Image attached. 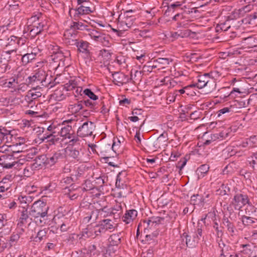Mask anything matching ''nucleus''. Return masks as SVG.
Segmentation results:
<instances>
[{
  "label": "nucleus",
  "instance_id": "f257e3e1",
  "mask_svg": "<svg viewBox=\"0 0 257 257\" xmlns=\"http://www.w3.org/2000/svg\"><path fill=\"white\" fill-rule=\"evenodd\" d=\"M232 201L235 210H239L243 206L247 204L248 206L245 209L246 214L250 215L253 212H255L254 206L252 205L248 196L246 194L237 193L234 196Z\"/></svg>",
  "mask_w": 257,
  "mask_h": 257
},
{
  "label": "nucleus",
  "instance_id": "f03ea898",
  "mask_svg": "<svg viewBox=\"0 0 257 257\" xmlns=\"http://www.w3.org/2000/svg\"><path fill=\"white\" fill-rule=\"evenodd\" d=\"M48 209V207L44 202L41 201L35 202L29 209V214L31 216L30 222L33 221V218L47 217Z\"/></svg>",
  "mask_w": 257,
  "mask_h": 257
},
{
  "label": "nucleus",
  "instance_id": "7ed1b4c3",
  "mask_svg": "<svg viewBox=\"0 0 257 257\" xmlns=\"http://www.w3.org/2000/svg\"><path fill=\"white\" fill-rule=\"evenodd\" d=\"M211 84L213 87L211 91L216 85L215 84L213 78L210 77L209 73H204L203 75H200L198 76L197 82L196 83V87L199 89H201L208 85Z\"/></svg>",
  "mask_w": 257,
  "mask_h": 257
},
{
  "label": "nucleus",
  "instance_id": "20e7f679",
  "mask_svg": "<svg viewBox=\"0 0 257 257\" xmlns=\"http://www.w3.org/2000/svg\"><path fill=\"white\" fill-rule=\"evenodd\" d=\"M95 124L91 121H86L80 126L77 130V135L81 138L92 135L95 128Z\"/></svg>",
  "mask_w": 257,
  "mask_h": 257
},
{
  "label": "nucleus",
  "instance_id": "39448f33",
  "mask_svg": "<svg viewBox=\"0 0 257 257\" xmlns=\"http://www.w3.org/2000/svg\"><path fill=\"white\" fill-rule=\"evenodd\" d=\"M17 48L5 51L0 56V72L2 73L5 72L8 67V62L11 60L10 55L13 53L17 51Z\"/></svg>",
  "mask_w": 257,
  "mask_h": 257
},
{
  "label": "nucleus",
  "instance_id": "423d86ee",
  "mask_svg": "<svg viewBox=\"0 0 257 257\" xmlns=\"http://www.w3.org/2000/svg\"><path fill=\"white\" fill-rule=\"evenodd\" d=\"M132 12L133 10H132L127 11L125 13V15H126V16L124 17L122 20L120 21L119 20L117 26L118 28L120 29V31H127L133 26L135 19L133 17L127 15L130 13Z\"/></svg>",
  "mask_w": 257,
  "mask_h": 257
},
{
  "label": "nucleus",
  "instance_id": "0eeeda50",
  "mask_svg": "<svg viewBox=\"0 0 257 257\" xmlns=\"http://www.w3.org/2000/svg\"><path fill=\"white\" fill-rule=\"evenodd\" d=\"M46 77L45 72L42 70H39L34 75L28 78V83L29 84L32 83H41L42 86H44L45 85L43 83L45 82Z\"/></svg>",
  "mask_w": 257,
  "mask_h": 257
},
{
  "label": "nucleus",
  "instance_id": "6e6552de",
  "mask_svg": "<svg viewBox=\"0 0 257 257\" xmlns=\"http://www.w3.org/2000/svg\"><path fill=\"white\" fill-rule=\"evenodd\" d=\"M114 84L120 86L128 81L129 78L127 75L119 72H115L112 74Z\"/></svg>",
  "mask_w": 257,
  "mask_h": 257
},
{
  "label": "nucleus",
  "instance_id": "1a4fd4ad",
  "mask_svg": "<svg viewBox=\"0 0 257 257\" xmlns=\"http://www.w3.org/2000/svg\"><path fill=\"white\" fill-rule=\"evenodd\" d=\"M20 211L21 214L18 223V226L21 227L24 224H26L29 220L31 221V216L29 214L28 208H26L25 206H22V210H20Z\"/></svg>",
  "mask_w": 257,
  "mask_h": 257
},
{
  "label": "nucleus",
  "instance_id": "9d476101",
  "mask_svg": "<svg viewBox=\"0 0 257 257\" xmlns=\"http://www.w3.org/2000/svg\"><path fill=\"white\" fill-rule=\"evenodd\" d=\"M34 161V163L31 164L32 168L35 170H39L48 165L47 164V156L45 155L38 156L35 159Z\"/></svg>",
  "mask_w": 257,
  "mask_h": 257
},
{
  "label": "nucleus",
  "instance_id": "9b49d317",
  "mask_svg": "<svg viewBox=\"0 0 257 257\" xmlns=\"http://www.w3.org/2000/svg\"><path fill=\"white\" fill-rule=\"evenodd\" d=\"M15 176L13 175H7L0 181V192H4L7 191L11 187L12 182L14 179Z\"/></svg>",
  "mask_w": 257,
  "mask_h": 257
},
{
  "label": "nucleus",
  "instance_id": "f8f14e48",
  "mask_svg": "<svg viewBox=\"0 0 257 257\" xmlns=\"http://www.w3.org/2000/svg\"><path fill=\"white\" fill-rule=\"evenodd\" d=\"M68 155L78 162H83V152L81 148L72 147L69 150Z\"/></svg>",
  "mask_w": 257,
  "mask_h": 257
},
{
  "label": "nucleus",
  "instance_id": "ddd939ff",
  "mask_svg": "<svg viewBox=\"0 0 257 257\" xmlns=\"http://www.w3.org/2000/svg\"><path fill=\"white\" fill-rule=\"evenodd\" d=\"M72 10L75 12L74 17L75 20L79 18L81 16L89 14L93 12L89 7L85 6L84 5H81L74 9H72Z\"/></svg>",
  "mask_w": 257,
  "mask_h": 257
},
{
  "label": "nucleus",
  "instance_id": "4468645a",
  "mask_svg": "<svg viewBox=\"0 0 257 257\" xmlns=\"http://www.w3.org/2000/svg\"><path fill=\"white\" fill-rule=\"evenodd\" d=\"M13 156L10 155H3L0 157V166L3 168L9 169L14 166L13 164Z\"/></svg>",
  "mask_w": 257,
  "mask_h": 257
},
{
  "label": "nucleus",
  "instance_id": "2eb2a0df",
  "mask_svg": "<svg viewBox=\"0 0 257 257\" xmlns=\"http://www.w3.org/2000/svg\"><path fill=\"white\" fill-rule=\"evenodd\" d=\"M242 253L248 256H253L257 254V246L254 245L253 244H242Z\"/></svg>",
  "mask_w": 257,
  "mask_h": 257
},
{
  "label": "nucleus",
  "instance_id": "dca6fc26",
  "mask_svg": "<svg viewBox=\"0 0 257 257\" xmlns=\"http://www.w3.org/2000/svg\"><path fill=\"white\" fill-rule=\"evenodd\" d=\"M236 112V107L233 105H229L224 107L217 111V117H221L222 115L229 116Z\"/></svg>",
  "mask_w": 257,
  "mask_h": 257
},
{
  "label": "nucleus",
  "instance_id": "f3484780",
  "mask_svg": "<svg viewBox=\"0 0 257 257\" xmlns=\"http://www.w3.org/2000/svg\"><path fill=\"white\" fill-rule=\"evenodd\" d=\"M74 45H76L77 47L78 51L80 52L85 54L87 56L89 53V51L88 50L89 43L83 40H81L78 41L77 40H75L74 41Z\"/></svg>",
  "mask_w": 257,
  "mask_h": 257
},
{
  "label": "nucleus",
  "instance_id": "a211bd4d",
  "mask_svg": "<svg viewBox=\"0 0 257 257\" xmlns=\"http://www.w3.org/2000/svg\"><path fill=\"white\" fill-rule=\"evenodd\" d=\"M13 135L11 132L5 127H0V140L5 144L9 143L12 141Z\"/></svg>",
  "mask_w": 257,
  "mask_h": 257
},
{
  "label": "nucleus",
  "instance_id": "6ab92c4d",
  "mask_svg": "<svg viewBox=\"0 0 257 257\" xmlns=\"http://www.w3.org/2000/svg\"><path fill=\"white\" fill-rule=\"evenodd\" d=\"M183 236L186 239V244L188 247L193 248L195 247L199 241L197 236H195L194 235L191 236L188 235L186 233H184Z\"/></svg>",
  "mask_w": 257,
  "mask_h": 257
},
{
  "label": "nucleus",
  "instance_id": "aec40b11",
  "mask_svg": "<svg viewBox=\"0 0 257 257\" xmlns=\"http://www.w3.org/2000/svg\"><path fill=\"white\" fill-rule=\"evenodd\" d=\"M137 215L138 212L135 209L127 210L122 217V221L126 224H128L137 217Z\"/></svg>",
  "mask_w": 257,
  "mask_h": 257
},
{
  "label": "nucleus",
  "instance_id": "412c9836",
  "mask_svg": "<svg viewBox=\"0 0 257 257\" xmlns=\"http://www.w3.org/2000/svg\"><path fill=\"white\" fill-rule=\"evenodd\" d=\"M63 158V154L60 151L56 152L52 156H47V164L50 166L53 165Z\"/></svg>",
  "mask_w": 257,
  "mask_h": 257
},
{
  "label": "nucleus",
  "instance_id": "4be33fe9",
  "mask_svg": "<svg viewBox=\"0 0 257 257\" xmlns=\"http://www.w3.org/2000/svg\"><path fill=\"white\" fill-rule=\"evenodd\" d=\"M70 55V52L68 51H66L65 53L60 51V52L57 53L54 55H52V59L54 62L60 61V62H62L63 64V62L65 60V58L68 57ZM60 63H59V66H60Z\"/></svg>",
  "mask_w": 257,
  "mask_h": 257
},
{
  "label": "nucleus",
  "instance_id": "5701e85b",
  "mask_svg": "<svg viewBox=\"0 0 257 257\" xmlns=\"http://www.w3.org/2000/svg\"><path fill=\"white\" fill-rule=\"evenodd\" d=\"M99 224L105 233L107 231L110 230L111 231V230H113L114 229V223L109 219H103L99 221Z\"/></svg>",
  "mask_w": 257,
  "mask_h": 257
},
{
  "label": "nucleus",
  "instance_id": "b1692460",
  "mask_svg": "<svg viewBox=\"0 0 257 257\" xmlns=\"http://www.w3.org/2000/svg\"><path fill=\"white\" fill-rule=\"evenodd\" d=\"M41 87L36 86L33 88L31 90H29L27 96L29 98H31V100L36 99L42 96V93L39 91Z\"/></svg>",
  "mask_w": 257,
  "mask_h": 257
},
{
  "label": "nucleus",
  "instance_id": "393cba45",
  "mask_svg": "<svg viewBox=\"0 0 257 257\" xmlns=\"http://www.w3.org/2000/svg\"><path fill=\"white\" fill-rule=\"evenodd\" d=\"M55 133V132H52L50 135L44 134L42 139V141H44L46 140L47 142L50 143V144H55L56 142H58L59 140L58 136L54 135Z\"/></svg>",
  "mask_w": 257,
  "mask_h": 257
},
{
  "label": "nucleus",
  "instance_id": "a878e982",
  "mask_svg": "<svg viewBox=\"0 0 257 257\" xmlns=\"http://www.w3.org/2000/svg\"><path fill=\"white\" fill-rule=\"evenodd\" d=\"M28 31H29V33L26 32L24 33V36L26 38L30 37L31 39H33L36 35L40 33V30H38V28H35L33 26L28 27Z\"/></svg>",
  "mask_w": 257,
  "mask_h": 257
},
{
  "label": "nucleus",
  "instance_id": "bb28decb",
  "mask_svg": "<svg viewBox=\"0 0 257 257\" xmlns=\"http://www.w3.org/2000/svg\"><path fill=\"white\" fill-rule=\"evenodd\" d=\"M72 131H73L72 129V127L70 125H67L62 127L59 133L61 137L65 139H71Z\"/></svg>",
  "mask_w": 257,
  "mask_h": 257
},
{
  "label": "nucleus",
  "instance_id": "cd10ccee",
  "mask_svg": "<svg viewBox=\"0 0 257 257\" xmlns=\"http://www.w3.org/2000/svg\"><path fill=\"white\" fill-rule=\"evenodd\" d=\"M18 200L22 206H25L28 208L29 204L33 201L32 197L30 196H20L18 197Z\"/></svg>",
  "mask_w": 257,
  "mask_h": 257
},
{
  "label": "nucleus",
  "instance_id": "c85d7f7f",
  "mask_svg": "<svg viewBox=\"0 0 257 257\" xmlns=\"http://www.w3.org/2000/svg\"><path fill=\"white\" fill-rule=\"evenodd\" d=\"M222 221L223 224L227 227L229 233L233 235L235 231V227L233 224L229 221L228 217L225 216H224Z\"/></svg>",
  "mask_w": 257,
  "mask_h": 257
},
{
  "label": "nucleus",
  "instance_id": "c756f323",
  "mask_svg": "<svg viewBox=\"0 0 257 257\" xmlns=\"http://www.w3.org/2000/svg\"><path fill=\"white\" fill-rule=\"evenodd\" d=\"M88 26L84 25L81 22H73L72 24L70 26V28L71 30L76 31V30H80L84 31L86 30L87 29Z\"/></svg>",
  "mask_w": 257,
  "mask_h": 257
},
{
  "label": "nucleus",
  "instance_id": "7c9ffc66",
  "mask_svg": "<svg viewBox=\"0 0 257 257\" xmlns=\"http://www.w3.org/2000/svg\"><path fill=\"white\" fill-rule=\"evenodd\" d=\"M99 215L98 210H92L90 213H87V216L84 217V220L89 222L90 220L95 221L97 219Z\"/></svg>",
  "mask_w": 257,
  "mask_h": 257
},
{
  "label": "nucleus",
  "instance_id": "2f4dec72",
  "mask_svg": "<svg viewBox=\"0 0 257 257\" xmlns=\"http://www.w3.org/2000/svg\"><path fill=\"white\" fill-rule=\"evenodd\" d=\"M168 139L165 136L164 134H161L154 142V147L155 149L160 148L163 146V143L167 142Z\"/></svg>",
  "mask_w": 257,
  "mask_h": 257
},
{
  "label": "nucleus",
  "instance_id": "473e14b6",
  "mask_svg": "<svg viewBox=\"0 0 257 257\" xmlns=\"http://www.w3.org/2000/svg\"><path fill=\"white\" fill-rule=\"evenodd\" d=\"M248 163L249 166L253 170H257V152L253 153L248 158Z\"/></svg>",
  "mask_w": 257,
  "mask_h": 257
},
{
  "label": "nucleus",
  "instance_id": "72a5a7b5",
  "mask_svg": "<svg viewBox=\"0 0 257 257\" xmlns=\"http://www.w3.org/2000/svg\"><path fill=\"white\" fill-rule=\"evenodd\" d=\"M35 59V53H27L24 54L22 57V62L23 65H27Z\"/></svg>",
  "mask_w": 257,
  "mask_h": 257
},
{
  "label": "nucleus",
  "instance_id": "f704fd0d",
  "mask_svg": "<svg viewBox=\"0 0 257 257\" xmlns=\"http://www.w3.org/2000/svg\"><path fill=\"white\" fill-rule=\"evenodd\" d=\"M109 40L110 37L108 35L102 33L96 41L101 43L104 46L108 47L110 44Z\"/></svg>",
  "mask_w": 257,
  "mask_h": 257
},
{
  "label": "nucleus",
  "instance_id": "c9c22d12",
  "mask_svg": "<svg viewBox=\"0 0 257 257\" xmlns=\"http://www.w3.org/2000/svg\"><path fill=\"white\" fill-rule=\"evenodd\" d=\"M109 241L112 245H117L120 242V233L113 234L109 238Z\"/></svg>",
  "mask_w": 257,
  "mask_h": 257
},
{
  "label": "nucleus",
  "instance_id": "e433bc0d",
  "mask_svg": "<svg viewBox=\"0 0 257 257\" xmlns=\"http://www.w3.org/2000/svg\"><path fill=\"white\" fill-rule=\"evenodd\" d=\"M48 231V229L44 228L40 230L37 234V236L35 237L34 240L36 242H40L41 240L46 238V234Z\"/></svg>",
  "mask_w": 257,
  "mask_h": 257
},
{
  "label": "nucleus",
  "instance_id": "4c0bfd02",
  "mask_svg": "<svg viewBox=\"0 0 257 257\" xmlns=\"http://www.w3.org/2000/svg\"><path fill=\"white\" fill-rule=\"evenodd\" d=\"M209 169V165L203 164L201 165L196 170L197 174L199 177H203L208 172Z\"/></svg>",
  "mask_w": 257,
  "mask_h": 257
},
{
  "label": "nucleus",
  "instance_id": "58836bf2",
  "mask_svg": "<svg viewBox=\"0 0 257 257\" xmlns=\"http://www.w3.org/2000/svg\"><path fill=\"white\" fill-rule=\"evenodd\" d=\"M232 251V250L230 246H226L224 248L222 249L219 257H238L237 254H235L234 256L231 254Z\"/></svg>",
  "mask_w": 257,
  "mask_h": 257
},
{
  "label": "nucleus",
  "instance_id": "ea45409f",
  "mask_svg": "<svg viewBox=\"0 0 257 257\" xmlns=\"http://www.w3.org/2000/svg\"><path fill=\"white\" fill-rule=\"evenodd\" d=\"M122 176H123L124 177H125L126 176V173L125 171L119 172L117 175L115 186L117 188H123L124 184L122 183H121V177Z\"/></svg>",
  "mask_w": 257,
  "mask_h": 257
},
{
  "label": "nucleus",
  "instance_id": "a19ab883",
  "mask_svg": "<svg viewBox=\"0 0 257 257\" xmlns=\"http://www.w3.org/2000/svg\"><path fill=\"white\" fill-rule=\"evenodd\" d=\"M241 221L244 225L248 226L254 223L257 221V219L243 215L241 217Z\"/></svg>",
  "mask_w": 257,
  "mask_h": 257
},
{
  "label": "nucleus",
  "instance_id": "79ce46f5",
  "mask_svg": "<svg viewBox=\"0 0 257 257\" xmlns=\"http://www.w3.org/2000/svg\"><path fill=\"white\" fill-rule=\"evenodd\" d=\"M191 201L194 205L199 204L205 202V198L198 194L193 195L191 197Z\"/></svg>",
  "mask_w": 257,
  "mask_h": 257
},
{
  "label": "nucleus",
  "instance_id": "37998d69",
  "mask_svg": "<svg viewBox=\"0 0 257 257\" xmlns=\"http://www.w3.org/2000/svg\"><path fill=\"white\" fill-rule=\"evenodd\" d=\"M82 101H78L77 103L71 105L69 109H71L72 113H77L83 108Z\"/></svg>",
  "mask_w": 257,
  "mask_h": 257
},
{
  "label": "nucleus",
  "instance_id": "c03bdc74",
  "mask_svg": "<svg viewBox=\"0 0 257 257\" xmlns=\"http://www.w3.org/2000/svg\"><path fill=\"white\" fill-rule=\"evenodd\" d=\"M86 31L88 32V34L91 37V38L93 39L95 41H97L98 37L102 33L97 31L96 30L88 29V28Z\"/></svg>",
  "mask_w": 257,
  "mask_h": 257
},
{
  "label": "nucleus",
  "instance_id": "a18cd8bd",
  "mask_svg": "<svg viewBox=\"0 0 257 257\" xmlns=\"http://www.w3.org/2000/svg\"><path fill=\"white\" fill-rule=\"evenodd\" d=\"M182 5L181 2H176L174 3L168 5L167 11L169 12H174V11L180 9V7Z\"/></svg>",
  "mask_w": 257,
  "mask_h": 257
},
{
  "label": "nucleus",
  "instance_id": "49530a36",
  "mask_svg": "<svg viewBox=\"0 0 257 257\" xmlns=\"http://www.w3.org/2000/svg\"><path fill=\"white\" fill-rule=\"evenodd\" d=\"M83 93L92 100H96L98 99V96L96 95L91 89L86 88L83 91Z\"/></svg>",
  "mask_w": 257,
  "mask_h": 257
},
{
  "label": "nucleus",
  "instance_id": "de8ad7c7",
  "mask_svg": "<svg viewBox=\"0 0 257 257\" xmlns=\"http://www.w3.org/2000/svg\"><path fill=\"white\" fill-rule=\"evenodd\" d=\"M35 170V169L32 168V165L31 164L30 165L27 164V166L24 169V175L25 176L29 177H30L33 174V171Z\"/></svg>",
  "mask_w": 257,
  "mask_h": 257
},
{
  "label": "nucleus",
  "instance_id": "09e8293b",
  "mask_svg": "<svg viewBox=\"0 0 257 257\" xmlns=\"http://www.w3.org/2000/svg\"><path fill=\"white\" fill-rule=\"evenodd\" d=\"M79 136L74 134V131H72L71 138L70 140L69 143L71 145H79L80 140L78 138Z\"/></svg>",
  "mask_w": 257,
  "mask_h": 257
},
{
  "label": "nucleus",
  "instance_id": "8fccbe9b",
  "mask_svg": "<svg viewBox=\"0 0 257 257\" xmlns=\"http://www.w3.org/2000/svg\"><path fill=\"white\" fill-rule=\"evenodd\" d=\"M150 223L154 224L155 226L160 224L162 221L164 220V218L161 217H152L149 219Z\"/></svg>",
  "mask_w": 257,
  "mask_h": 257
},
{
  "label": "nucleus",
  "instance_id": "3c124183",
  "mask_svg": "<svg viewBox=\"0 0 257 257\" xmlns=\"http://www.w3.org/2000/svg\"><path fill=\"white\" fill-rule=\"evenodd\" d=\"M93 230L95 236H99L101 235L102 234L105 233L99 224H97L94 227Z\"/></svg>",
  "mask_w": 257,
  "mask_h": 257
},
{
  "label": "nucleus",
  "instance_id": "603ef678",
  "mask_svg": "<svg viewBox=\"0 0 257 257\" xmlns=\"http://www.w3.org/2000/svg\"><path fill=\"white\" fill-rule=\"evenodd\" d=\"M20 238V235L18 234H12L9 239V247H11L14 242H17Z\"/></svg>",
  "mask_w": 257,
  "mask_h": 257
},
{
  "label": "nucleus",
  "instance_id": "864d4df0",
  "mask_svg": "<svg viewBox=\"0 0 257 257\" xmlns=\"http://www.w3.org/2000/svg\"><path fill=\"white\" fill-rule=\"evenodd\" d=\"M82 101V104H84L86 107L89 108L91 109H94L95 103L93 102L90 100L87 99L86 100H83Z\"/></svg>",
  "mask_w": 257,
  "mask_h": 257
},
{
  "label": "nucleus",
  "instance_id": "5fc2aeb1",
  "mask_svg": "<svg viewBox=\"0 0 257 257\" xmlns=\"http://www.w3.org/2000/svg\"><path fill=\"white\" fill-rule=\"evenodd\" d=\"M27 161L24 159H20L17 161H13V164H14L13 167L18 169L20 166L23 165Z\"/></svg>",
  "mask_w": 257,
  "mask_h": 257
},
{
  "label": "nucleus",
  "instance_id": "6e6d98bb",
  "mask_svg": "<svg viewBox=\"0 0 257 257\" xmlns=\"http://www.w3.org/2000/svg\"><path fill=\"white\" fill-rule=\"evenodd\" d=\"M49 49L52 55L57 54V53L60 52L61 51L58 46L54 45H50Z\"/></svg>",
  "mask_w": 257,
  "mask_h": 257
},
{
  "label": "nucleus",
  "instance_id": "4d7b16f0",
  "mask_svg": "<svg viewBox=\"0 0 257 257\" xmlns=\"http://www.w3.org/2000/svg\"><path fill=\"white\" fill-rule=\"evenodd\" d=\"M33 221H34L37 225L41 226L46 223L45 217H37V218H33Z\"/></svg>",
  "mask_w": 257,
  "mask_h": 257
},
{
  "label": "nucleus",
  "instance_id": "13d9d810",
  "mask_svg": "<svg viewBox=\"0 0 257 257\" xmlns=\"http://www.w3.org/2000/svg\"><path fill=\"white\" fill-rule=\"evenodd\" d=\"M186 17L183 13H177L172 18L173 20L179 22L185 19Z\"/></svg>",
  "mask_w": 257,
  "mask_h": 257
},
{
  "label": "nucleus",
  "instance_id": "bf43d9fd",
  "mask_svg": "<svg viewBox=\"0 0 257 257\" xmlns=\"http://www.w3.org/2000/svg\"><path fill=\"white\" fill-rule=\"evenodd\" d=\"M7 223V215L6 214H0V228L6 225Z\"/></svg>",
  "mask_w": 257,
  "mask_h": 257
},
{
  "label": "nucleus",
  "instance_id": "052dcab7",
  "mask_svg": "<svg viewBox=\"0 0 257 257\" xmlns=\"http://www.w3.org/2000/svg\"><path fill=\"white\" fill-rule=\"evenodd\" d=\"M189 20L187 19H185L180 21L179 22H177V27L178 28H187L189 26Z\"/></svg>",
  "mask_w": 257,
  "mask_h": 257
},
{
  "label": "nucleus",
  "instance_id": "680f3d73",
  "mask_svg": "<svg viewBox=\"0 0 257 257\" xmlns=\"http://www.w3.org/2000/svg\"><path fill=\"white\" fill-rule=\"evenodd\" d=\"M157 61L159 64H161L164 65H168L169 64L170 62H171L172 60H170L169 58H159L157 59Z\"/></svg>",
  "mask_w": 257,
  "mask_h": 257
},
{
  "label": "nucleus",
  "instance_id": "e2e57ef3",
  "mask_svg": "<svg viewBox=\"0 0 257 257\" xmlns=\"http://www.w3.org/2000/svg\"><path fill=\"white\" fill-rule=\"evenodd\" d=\"M229 133V131L228 129H224L221 131L218 134L219 137L220 139H225L228 136V134Z\"/></svg>",
  "mask_w": 257,
  "mask_h": 257
},
{
  "label": "nucleus",
  "instance_id": "0e129e2a",
  "mask_svg": "<svg viewBox=\"0 0 257 257\" xmlns=\"http://www.w3.org/2000/svg\"><path fill=\"white\" fill-rule=\"evenodd\" d=\"M234 210L235 209L234 208V205L232 204V201H231V203L226 207V210L229 214V218L230 219H231V215L234 213Z\"/></svg>",
  "mask_w": 257,
  "mask_h": 257
},
{
  "label": "nucleus",
  "instance_id": "69168bd1",
  "mask_svg": "<svg viewBox=\"0 0 257 257\" xmlns=\"http://www.w3.org/2000/svg\"><path fill=\"white\" fill-rule=\"evenodd\" d=\"M253 6L252 5H248L245 6L243 7L241 9H239L240 13H247L250 12L252 9H253Z\"/></svg>",
  "mask_w": 257,
  "mask_h": 257
},
{
  "label": "nucleus",
  "instance_id": "338daca9",
  "mask_svg": "<svg viewBox=\"0 0 257 257\" xmlns=\"http://www.w3.org/2000/svg\"><path fill=\"white\" fill-rule=\"evenodd\" d=\"M194 236H197L198 240H200L201 238L202 237V229L201 227H200L199 224L197 226V229L194 233Z\"/></svg>",
  "mask_w": 257,
  "mask_h": 257
},
{
  "label": "nucleus",
  "instance_id": "774afa93",
  "mask_svg": "<svg viewBox=\"0 0 257 257\" xmlns=\"http://www.w3.org/2000/svg\"><path fill=\"white\" fill-rule=\"evenodd\" d=\"M191 34H195V33L190 30H186L183 32H181L179 35H181V37L183 38L189 37L191 36Z\"/></svg>",
  "mask_w": 257,
  "mask_h": 257
}]
</instances>
